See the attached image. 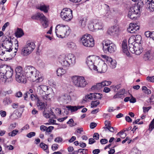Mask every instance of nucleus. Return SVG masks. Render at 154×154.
Returning a JSON list of instances; mask_svg holds the SVG:
<instances>
[{"label":"nucleus","instance_id":"51","mask_svg":"<svg viewBox=\"0 0 154 154\" xmlns=\"http://www.w3.org/2000/svg\"><path fill=\"white\" fill-rule=\"evenodd\" d=\"M89 29L90 30L94 31L95 30V28H94V23L93 24H90L88 26Z\"/></svg>","mask_w":154,"mask_h":154},{"label":"nucleus","instance_id":"30","mask_svg":"<svg viewBox=\"0 0 154 154\" xmlns=\"http://www.w3.org/2000/svg\"><path fill=\"white\" fill-rule=\"evenodd\" d=\"M63 99V103H67L69 102L71 100V98L70 96L67 94H65L62 96Z\"/></svg>","mask_w":154,"mask_h":154},{"label":"nucleus","instance_id":"27","mask_svg":"<svg viewBox=\"0 0 154 154\" xmlns=\"http://www.w3.org/2000/svg\"><path fill=\"white\" fill-rule=\"evenodd\" d=\"M125 92V90L124 89H121L113 97V98L114 99L117 98H119L121 97V96L123 95Z\"/></svg>","mask_w":154,"mask_h":154},{"label":"nucleus","instance_id":"8","mask_svg":"<svg viewBox=\"0 0 154 154\" xmlns=\"http://www.w3.org/2000/svg\"><path fill=\"white\" fill-rule=\"evenodd\" d=\"M71 79L72 82L76 87L83 88L86 85L87 82L84 78L82 76L75 75L72 76Z\"/></svg>","mask_w":154,"mask_h":154},{"label":"nucleus","instance_id":"59","mask_svg":"<svg viewBox=\"0 0 154 154\" xmlns=\"http://www.w3.org/2000/svg\"><path fill=\"white\" fill-rule=\"evenodd\" d=\"M58 148V145L57 144H53L52 146L51 149L52 150L54 151L56 150Z\"/></svg>","mask_w":154,"mask_h":154},{"label":"nucleus","instance_id":"12","mask_svg":"<svg viewBox=\"0 0 154 154\" xmlns=\"http://www.w3.org/2000/svg\"><path fill=\"white\" fill-rule=\"evenodd\" d=\"M13 69L10 67L8 66L4 76H3V78L1 77V81L6 84L11 82L13 80L12 76L13 74Z\"/></svg>","mask_w":154,"mask_h":154},{"label":"nucleus","instance_id":"49","mask_svg":"<svg viewBox=\"0 0 154 154\" xmlns=\"http://www.w3.org/2000/svg\"><path fill=\"white\" fill-rule=\"evenodd\" d=\"M30 98L31 100L32 101H35V100L37 101V98H39L37 95H35L31 94L30 95Z\"/></svg>","mask_w":154,"mask_h":154},{"label":"nucleus","instance_id":"43","mask_svg":"<svg viewBox=\"0 0 154 154\" xmlns=\"http://www.w3.org/2000/svg\"><path fill=\"white\" fill-rule=\"evenodd\" d=\"M100 104L99 101L96 100L95 101H92L91 102V107L93 108L96 107Z\"/></svg>","mask_w":154,"mask_h":154},{"label":"nucleus","instance_id":"29","mask_svg":"<svg viewBox=\"0 0 154 154\" xmlns=\"http://www.w3.org/2000/svg\"><path fill=\"white\" fill-rule=\"evenodd\" d=\"M94 23L95 30L101 29H102L103 25L101 22L99 21H97L95 22Z\"/></svg>","mask_w":154,"mask_h":154},{"label":"nucleus","instance_id":"21","mask_svg":"<svg viewBox=\"0 0 154 154\" xmlns=\"http://www.w3.org/2000/svg\"><path fill=\"white\" fill-rule=\"evenodd\" d=\"M122 47L123 52L127 56H129L130 54L128 48L126 40L123 41L122 44Z\"/></svg>","mask_w":154,"mask_h":154},{"label":"nucleus","instance_id":"55","mask_svg":"<svg viewBox=\"0 0 154 154\" xmlns=\"http://www.w3.org/2000/svg\"><path fill=\"white\" fill-rule=\"evenodd\" d=\"M16 126V123H14L11 124L9 127V129L10 131L14 129Z\"/></svg>","mask_w":154,"mask_h":154},{"label":"nucleus","instance_id":"31","mask_svg":"<svg viewBox=\"0 0 154 154\" xmlns=\"http://www.w3.org/2000/svg\"><path fill=\"white\" fill-rule=\"evenodd\" d=\"M128 42L129 48L132 47L134 44H135V43H136L135 42L134 36H131L129 38L128 40Z\"/></svg>","mask_w":154,"mask_h":154},{"label":"nucleus","instance_id":"39","mask_svg":"<svg viewBox=\"0 0 154 154\" xmlns=\"http://www.w3.org/2000/svg\"><path fill=\"white\" fill-rule=\"evenodd\" d=\"M106 8L107 10H106L105 13H104L103 15V17L104 18H106L109 17V15L110 14V12L109 11V6L105 4Z\"/></svg>","mask_w":154,"mask_h":154},{"label":"nucleus","instance_id":"56","mask_svg":"<svg viewBox=\"0 0 154 154\" xmlns=\"http://www.w3.org/2000/svg\"><path fill=\"white\" fill-rule=\"evenodd\" d=\"M63 141V139L60 137H56L54 140V141L58 143L62 142Z\"/></svg>","mask_w":154,"mask_h":154},{"label":"nucleus","instance_id":"15","mask_svg":"<svg viewBox=\"0 0 154 154\" xmlns=\"http://www.w3.org/2000/svg\"><path fill=\"white\" fill-rule=\"evenodd\" d=\"M130 51L132 53H135L136 55L140 54L143 51V48L140 44L136 43L132 47L129 48Z\"/></svg>","mask_w":154,"mask_h":154},{"label":"nucleus","instance_id":"25","mask_svg":"<svg viewBox=\"0 0 154 154\" xmlns=\"http://www.w3.org/2000/svg\"><path fill=\"white\" fill-rule=\"evenodd\" d=\"M8 67L5 65L0 66V80H1V77L3 78V76H4L5 72H6V70H7Z\"/></svg>","mask_w":154,"mask_h":154},{"label":"nucleus","instance_id":"48","mask_svg":"<svg viewBox=\"0 0 154 154\" xmlns=\"http://www.w3.org/2000/svg\"><path fill=\"white\" fill-rule=\"evenodd\" d=\"M101 83L102 85V87H103L105 86H107L110 85L111 84V82L109 81H105L101 82Z\"/></svg>","mask_w":154,"mask_h":154},{"label":"nucleus","instance_id":"58","mask_svg":"<svg viewBox=\"0 0 154 154\" xmlns=\"http://www.w3.org/2000/svg\"><path fill=\"white\" fill-rule=\"evenodd\" d=\"M152 34V32L149 31H146L145 33V35L147 38L150 37L151 38V35Z\"/></svg>","mask_w":154,"mask_h":154},{"label":"nucleus","instance_id":"33","mask_svg":"<svg viewBox=\"0 0 154 154\" xmlns=\"http://www.w3.org/2000/svg\"><path fill=\"white\" fill-rule=\"evenodd\" d=\"M66 72V70L62 68H59L57 70V73L58 76H61L62 75L65 74Z\"/></svg>","mask_w":154,"mask_h":154},{"label":"nucleus","instance_id":"44","mask_svg":"<svg viewBox=\"0 0 154 154\" xmlns=\"http://www.w3.org/2000/svg\"><path fill=\"white\" fill-rule=\"evenodd\" d=\"M135 42L136 43L140 44V41L141 39V37L140 35H137L136 36H134Z\"/></svg>","mask_w":154,"mask_h":154},{"label":"nucleus","instance_id":"50","mask_svg":"<svg viewBox=\"0 0 154 154\" xmlns=\"http://www.w3.org/2000/svg\"><path fill=\"white\" fill-rule=\"evenodd\" d=\"M40 147L44 150H46L48 148V146L47 145L43 143H41L40 144Z\"/></svg>","mask_w":154,"mask_h":154},{"label":"nucleus","instance_id":"32","mask_svg":"<svg viewBox=\"0 0 154 154\" xmlns=\"http://www.w3.org/2000/svg\"><path fill=\"white\" fill-rule=\"evenodd\" d=\"M103 87L102 83L101 82L97 83L96 85L92 86L91 88V89L94 90H99Z\"/></svg>","mask_w":154,"mask_h":154},{"label":"nucleus","instance_id":"4","mask_svg":"<svg viewBox=\"0 0 154 154\" xmlns=\"http://www.w3.org/2000/svg\"><path fill=\"white\" fill-rule=\"evenodd\" d=\"M15 79L19 83H25L26 82V79L22 67L19 66L15 69Z\"/></svg>","mask_w":154,"mask_h":154},{"label":"nucleus","instance_id":"62","mask_svg":"<svg viewBox=\"0 0 154 154\" xmlns=\"http://www.w3.org/2000/svg\"><path fill=\"white\" fill-rule=\"evenodd\" d=\"M54 128V127L52 126L48 127V128L47 127L46 131L48 132H50L52 131V130H53Z\"/></svg>","mask_w":154,"mask_h":154},{"label":"nucleus","instance_id":"46","mask_svg":"<svg viewBox=\"0 0 154 154\" xmlns=\"http://www.w3.org/2000/svg\"><path fill=\"white\" fill-rule=\"evenodd\" d=\"M3 102L5 105L8 104L12 102V100L9 97H6L4 99Z\"/></svg>","mask_w":154,"mask_h":154},{"label":"nucleus","instance_id":"19","mask_svg":"<svg viewBox=\"0 0 154 154\" xmlns=\"http://www.w3.org/2000/svg\"><path fill=\"white\" fill-rule=\"evenodd\" d=\"M119 31V27L117 25H115L109 28L108 32L110 35H114L117 34Z\"/></svg>","mask_w":154,"mask_h":154},{"label":"nucleus","instance_id":"38","mask_svg":"<svg viewBox=\"0 0 154 154\" xmlns=\"http://www.w3.org/2000/svg\"><path fill=\"white\" fill-rule=\"evenodd\" d=\"M67 45L68 48L72 49H75L76 48V46L75 43L73 42H70L67 44Z\"/></svg>","mask_w":154,"mask_h":154},{"label":"nucleus","instance_id":"7","mask_svg":"<svg viewBox=\"0 0 154 154\" xmlns=\"http://www.w3.org/2000/svg\"><path fill=\"white\" fill-rule=\"evenodd\" d=\"M81 41L84 46L87 47H92L94 45V40L90 34H86L82 36Z\"/></svg>","mask_w":154,"mask_h":154},{"label":"nucleus","instance_id":"17","mask_svg":"<svg viewBox=\"0 0 154 154\" xmlns=\"http://www.w3.org/2000/svg\"><path fill=\"white\" fill-rule=\"evenodd\" d=\"M139 29V26L136 23H130L129 27L128 28V32L131 33H135Z\"/></svg>","mask_w":154,"mask_h":154},{"label":"nucleus","instance_id":"22","mask_svg":"<svg viewBox=\"0 0 154 154\" xmlns=\"http://www.w3.org/2000/svg\"><path fill=\"white\" fill-rule=\"evenodd\" d=\"M84 106H66L69 111H71V112H73L77 111L78 109H81L84 107Z\"/></svg>","mask_w":154,"mask_h":154},{"label":"nucleus","instance_id":"2","mask_svg":"<svg viewBox=\"0 0 154 154\" xmlns=\"http://www.w3.org/2000/svg\"><path fill=\"white\" fill-rule=\"evenodd\" d=\"M58 60L62 66L66 67L73 65L76 62L75 57L72 54L60 55L59 57Z\"/></svg>","mask_w":154,"mask_h":154},{"label":"nucleus","instance_id":"16","mask_svg":"<svg viewBox=\"0 0 154 154\" xmlns=\"http://www.w3.org/2000/svg\"><path fill=\"white\" fill-rule=\"evenodd\" d=\"M101 57L105 60L106 63L112 69L116 67V62L115 60H113L112 59L105 55H101Z\"/></svg>","mask_w":154,"mask_h":154},{"label":"nucleus","instance_id":"34","mask_svg":"<svg viewBox=\"0 0 154 154\" xmlns=\"http://www.w3.org/2000/svg\"><path fill=\"white\" fill-rule=\"evenodd\" d=\"M24 35L22 29H21L18 28L17 32H15L16 36L18 38H20Z\"/></svg>","mask_w":154,"mask_h":154},{"label":"nucleus","instance_id":"18","mask_svg":"<svg viewBox=\"0 0 154 154\" xmlns=\"http://www.w3.org/2000/svg\"><path fill=\"white\" fill-rule=\"evenodd\" d=\"M146 8L150 11H154V2L152 0H146L145 1Z\"/></svg>","mask_w":154,"mask_h":154},{"label":"nucleus","instance_id":"36","mask_svg":"<svg viewBox=\"0 0 154 154\" xmlns=\"http://www.w3.org/2000/svg\"><path fill=\"white\" fill-rule=\"evenodd\" d=\"M152 58L153 56L151 55L149 51L147 52L144 55V59L145 60H150Z\"/></svg>","mask_w":154,"mask_h":154},{"label":"nucleus","instance_id":"52","mask_svg":"<svg viewBox=\"0 0 154 154\" xmlns=\"http://www.w3.org/2000/svg\"><path fill=\"white\" fill-rule=\"evenodd\" d=\"M94 93H90L89 94L86 96V97L88 99L91 100L94 99Z\"/></svg>","mask_w":154,"mask_h":154},{"label":"nucleus","instance_id":"60","mask_svg":"<svg viewBox=\"0 0 154 154\" xmlns=\"http://www.w3.org/2000/svg\"><path fill=\"white\" fill-rule=\"evenodd\" d=\"M147 102L148 103H151L152 102H154V96L152 95H151V96L147 100Z\"/></svg>","mask_w":154,"mask_h":154},{"label":"nucleus","instance_id":"64","mask_svg":"<svg viewBox=\"0 0 154 154\" xmlns=\"http://www.w3.org/2000/svg\"><path fill=\"white\" fill-rule=\"evenodd\" d=\"M100 142L101 144H105L107 143L108 140L106 139H102L100 140Z\"/></svg>","mask_w":154,"mask_h":154},{"label":"nucleus","instance_id":"45","mask_svg":"<svg viewBox=\"0 0 154 154\" xmlns=\"http://www.w3.org/2000/svg\"><path fill=\"white\" fill-rule=\"evenodd\" d=\"M94 100L97 99H101L103 95L102 94L99 93H94Z\"/></svg>","mask_w":154,"mask_h":154},{"label":"nucleus","instance_id":"40","mask_svg":"<svg viewBox=\"0 0 154 154\" xmlns=\"http://www.w3.org/2000/svg\"><path fill=\"white\" fill-rule=\"evenodd\" d=\"M103 128L106 131L108 130L109 131L112 132H113L115 131H116L117 130V129L116 128H113L110 126L107 127H104Z\"/></svg>","mask_w":154,"mask_h":154},{"label":"nucleus","instance_id":"26","mask_svg":"<svg viewBox=\"0 0 154 154\" xmlns=\"http://www.w3.org/2000/svg\"><path fill=\"white\" fill-rule=\"evenodd\" d=\"M48 89V86L44 85H40L38 87L37 91L38 92V91L40 93L42 92H45Z\"/></svg>","mask_w":154,"mask_h":154},{"label":"nucleus","instance_id":"3","mask_svg":"<svg viewBox=\"0 0 154 154\" xmlns=\"http://www.w3.org/2000/svg\"><path fill=\"white\" fill-rule=\"evenodd\" d=\"M71 29L67 25L62 24L57 25L55 28V33L57 37L63 38L67 37L70 34Z\"/></svg>","mask_w":154,"mask_h":154},{"label":"nucleus","instance_id":"10","mask_svg":"<svg viewBox=\"0 0 154 154\" xmlns=\"http://www.w3.org/2000/svg\"><path fill=\"white\" fill-rule=\"evenodd\" d=\"M35 47V45L34 42H27L26 45L22 48L21 54L24 56L29 55L33 51Z\"/></svg>","mask_w":154,"mask_h":154},{"label":"nucleus","instance_id":"14","mask_svg":"<svg viewBox=\"0 0 154 154\" xmlns=\"http://www.w3.org/2000/svg\"><path fill=\"white\" fill-rule=\"evenodd\" d=\"M96 68L97 71L98 72L104 73L107 70V65L103 61L100 59L98 63L97 64Z\"/></svg>","mask_w":154,"mask_h":154},{"label":"nucleus","instance_id":"13","mask_svg":"<svg viewBox=\"0 0 154 154\" xmlns=\"http://www.w3.org/2000/svg\"><path fill=\"white\" fill-rule=\"evenodd\" d=\"M33 20H38L39 19L43 22V26L45 28L48 26V20L47 18L42 13H38L32 16L31 17Z\"/></svg>","mask_w":154,"mask_h":154},{"label":"nucleus","instance_id":"5","mask_svg":"<svg viewBox=\"0 0 154 154\" xmlns=\"http://www.w3.org/2000/svg\"><path fill=\"white\" fill-rule=\"evenodd\" d=\"M2 41L1 43V46L0 47L2 50H5V51L10 52L12 51L11 47L12 46V41L11 38L2 37Z\"/></svg>","mask_w":154,"mask_h":154},{"label":"nucleus","instance_id":"53","mask_svg":"<svg viewBox=\"0 0 154 154\" xmlns=\"http://www.w3.org/2000/svg\"><path fill=\"white\" fill-rule=\"evenodd\" d=\"M146 80L149 82H154V76L147 77Z\"/></svg>","mask_w":154,"mask_h":154},{"label":"nucleus","instance_id":"1","mask_svg":"<svg viewBox=\"0 0 154 154\" xmlns=\"http://www.w3.org/2000/svg\"><path fill=\"white\" fill-rule=\"evenodd\" d=\"M24 72L27 77L30 78L33 82H40L43 80V77L39 71L32 66H26Z\"/></svg>","mask_w":154,"mask_h":154},{"label":"nucleus","instance_id":"6","mask_svg":"<svg viewBox=\"0 0 154 154\" xmlns=\"http://www.w3.org/2000/svg\"><path fill=\"white\" fill-rule=\"evenodd\" d=\"M100 60L99 57L95 56H88L86 60V63L91 70H96V65Z\"/></svg>","mask_w":154,"mask_h":154},{"label":"nucleus","instance_id":"9","mask_svg":"<svg viewBox=\"0 0 154 154\" xmlns=\"http://www.w3.org/2000/svg\"><path fill=\"white\" fill-rule=\"evenodd\" d=\"M103 50L105 53H112L115 51L116 49V45L109 40L104 41L103 42Z\"/></svg>","mask_w":154,"mask_h":154},{"label":"nucleus","instance_id":"54","mask_svg":"<svg viewBox=\"0 0 154 154\" xmlns=\"http://www.w3.org/2000/svg\"><path fill=\"white\" fill-rule=\"evenodd\" d=\"M130 154H141V152L137 149H134L133 150Z\"/></svg>","mask_w":154,"mask_h":154},{"label":"nucleus","instance_id":"63","mask_svg":"<svg viewBox=\"0 0 154 154\" xmlns=\"http://www.w3.org/2000/svg\"><path fill=\"white\" fill-rule=\"evenodd\" d=\"M93 137L95 140H97L99 139V135L97 133H95L93 135Z\"/></svg>","mask_w":154,"mask_h":154},{"label":"nucleus","instance_id":"11","mask_svg":"<svg viewBox=\"0 0 154 154\" xmlns=\"http://www.w3.org/2000/svg\"><path fill=\"white\" fill-rule=\"evenodd\" d=\"M72 11L70 9L66 8L62 10L60 16L64 21H69L71 20L73 17Z\"/></svg>","mask_w":154,"mask_h":154},{"label":"nucleus","instance_id":"37","mask_svg":"<svg viewBox=\"0 0 154 154\" xmlns=\"http://www.w3.org/2000/svg\"><path fill=\"white\" fill-rule=\"evenodd\" d=\"M111 90L115 92L118 91L121 87V85L120 84L117 85H114L110 86Z\"/></svg>","mask_w":154,"mask_h":154},{"label":"nucleus","instance_id":"35","mask_svg":"<svg viewBox=\"0 0 154 154\" xmlns=\"http://www.w3.org/2000/svg\"><path fill=\"white\" fill-rule=\"evenodd\" d=\"M87 149H79L77 151H74L72 152V154H77L79 152H80L81 153H82L83 154H86L87 153L86 151H87Z\"/></svg>","mask_w":154,"mask_h":154},{"label":"nucleus","instance_id":"23","mask_svg":"<svg viewBox=\"0 0 154 154\" xmlns=\"http://www.w3.org/2000/svg\"><path fill=\"white\" fill-rule=\"evenodd\" d=\"M36 104L38 108L40 110L43 109L47 106L46 103L40 100L39 98H37Z\"/></svg>","mask_w":154,"mask_h":154},{"label":"nucleus","instance_id":"24","mask_svg":"<svg viewBox=\"0 0 154 154\" xmlns=\"http://www.w3.org/2000/svg\"><path fill=\"white\" fill-rule=\"evenodd\" d=\"M50 94H45V95H43L40 98V100L41 101L45 102V103H47V102L50 101L51 100V98L50 97Z\"/></svg>","mask_w":154,"mask_h":154},{"label":"nucleus","instance_id":"57","mask_svg":"<svg viewBox=\"0 0 154 154\" xmlns=\"http://www.w3.org/2000/svg\"><path fill=\"white\" fill-rule=\"evenodd\" d=\"M35 133L34 132H31L28 134L26 136L29 138H31L32 137L35 136Z\"/></svg>","mask_w":154,"mask_h":154},{"label":"nucleus","instance_id":"41","mask_svg":"<svg viewBox=\"0 0 154 154\" xmlns=\"http://www.w3.org/2000/svg\"><path fill=\"white\" fill-rule=\"evenodd\" d=\"M19 131L18 130L16 129L13 130L12 131L9 133L8 135L11 137L15 136L19 132Z\"/></svg>","mask_w":154,"mask_h":154},{"label":"nucleus","instance_id":"28","mask_svg":"<svg viewBox=\"0 0 154 154\" xmlns=\"http://www.w3.org/2000/svg\"><path fill=\"white\" fill-rule=\"evenodd\" d=\"M87 19L86 18H81L79 21V26L81 28H83L86 25Z\"/></svg>","mask_w":154,"mask_h":154},{"label":"nucleus","instance_id":"47","mask_svg":"<svg viewBox=\"0 0 154 154\" xmlns=\"http://www.w3.org/2000/svg\"><path fill=\"white\" fill-rule=\"evenodd\" d=\"M154 128V119L151 121L149 125V130L150 131Z\"/></svg>","mask_w":154,"mask_h":154},{"label":"nucleus","instance_id":"61","mask_svg":"<svg viewBox=\"0 0 154 154\" xmlns=\"http://www.w3.org/2000/svg\"><path fill=\"white\" fill-rule=\"evenodd\" d=\"M49 114H50V117H51L52 118H55V115H54V112L52 111V109H50L49 112H48Z\"/></svg>","mask_w":154,"mask_h":154},{"label":"nucleus","instance_id":"42","mask_svg":"<svg viewBox=\"0 0 154 154\" xmlns=\"http://www.w3.org/2000/svg\"><path fill=\"white\" fill-rule=\"evenodd\" d=\"M142 91H144L143 92L146 94H149L151 93V90L149 89H148L146 86H143L142 87Z\"/></svg>","mask_w":154,"mask_h":154},{"label":"nucleus","instance_id":"20","mask_svg":"<svg viewBox=\"0 0 154 154\" xmlns=\"http://www.w3.org/2000/svg\"><path fill=\"white\" fill-rule=\"evenodd\" d=\"M37 8L42 11H43L45 13H47L49 9V6L46 5L44 4H41L38 5Z\"/></svg>","mask_w":154,"mask_h":154}]
</instances>
